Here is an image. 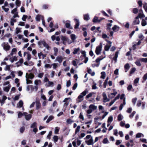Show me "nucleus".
<instances>
[{"label":"nucleus","instance_id":"f257e3e1","mask_svg":"<svg viewBox=\"0 0 147 147\" xmlns=\"http://www.w3.org/2000/svg\"><path fill=\"white\" fill-rule=\"evenodd\" d=\"M88 92V90L86 89L78 96L77 98L76 99L77 101L78 102H82L83 100V97L85 96Z\"/></svg>","mask_w":147,"mask_h":147},{"label":"nucleus","instance_id":"f03ea898","mask_svg":"<svg viewBox=\"0 0 147 147\" xmlns=\"http://www.w3.org/2000/svg\"><path fill=\"white\" fill-rule=\"evenodd\" d=\"M102 48V44L100 42L99 46L97 47L95 50V53L96 54L99 55L100 54Z\"/></svg>","mask_w":147,"mask_h":147},{"label":"nucleus","instance_id":"7ed1b4c3","mask_svg":"<svg viewBox=\"0 0 147 147\" xmlns=\"http://www.w3.org/2000/svg\"><path fill=\"white\" fill-rule=\"evenodd\" d=\"M1 46L6 51L9 50L10 48V46L8 45V43L3 42L1 44Z\"/></svg>","mask_w":147,"mask_h":147},{"label":"nucleus","instance_id":"20e7f679","mask_svg":"<svg viewBox=\"0 0 147 147\" xmlns=\"http://www.w3.org/2000/svg\"><path fill=\"white\" fill-rule=\"evenodd\" d=\"M11 13L14 15L13 17L16 18V17H19V15L18 14V13L17 12V8H15L13 9L11 12Z\"/></svg>","mask_w":147,"mask_h":147},{"label":"nucleus","instance_id":"39448f33","mask_svg":"<svg viewBox=\"0 0 147 147\" xmlns=\"http://www.w3.org/2000/svg\"><path fill=\"white\" fill-rule=\"evenodd\" d=\"M34 77V75L33 73H30V74H28L27 73L26 74V78L32 79Z\"/></svg>","mask_w":147,"mask_h":147},{"label":"nucleus","instance_id":"423d86ee","mask_svg":"<svg viewBox=\"0 0 147 147\" xmlns=\"http://www.w3.org/2000/svg\"><path fill=\"white\" fill-rule=\"evenodd\" d=\"M24 115L25 116V117L27 120H29L32 117V115L31 114H28L26 112H24Z\"/></svg>","mask_w":147,"mask_h":147},{"label":"nucleus","instance_id":"0eeeda50","mask_svg":"<svg viewBox=\"0 0 147 147\" xmlns=\"http://www.w3.org/2000/svg\"><path fill=\"white\" fill-rule=\"evenodd\" d=\"M102 96L103 97V102H106L109 101V99L107 98L106 94L105 93L103 92L102 93Z\"/></svg>","mask_w":147,"mask_h":147},{"label":"nucleus","instance_id":"6e6552de","mask_svg":"<svg viewBox=\"0 0 147 147\" xmlns=\"http://www.w3.org/2000/svg\"><path fill=\"white\" fill-rule=\"evenodd\" d=\"M140 23V21L139 18L138 17H136L133 22V24L134 25L139 24Z\"/></svg>","mask_w":147,"mask_h":147},{"label":"nucleus","instance_id":"1a4fd4ad","mask_svg":"<svg viewBox=\"0 0 147 147\" xmlns=\"http://www.w3.org/2000/svg\"><path fill=\"white\" fill-rule=\"evenodd\" d=\"M68 38L66 36H61V39L62 40L63 43L64 45H66V42Z\"/></svg>","mask_w":147,"mask_h":147},{"label":"nucleus","instance_id":"9d476101","mask_svg":"<svg viewBox=\"0 0 147 147\" xmlns=\"http://www.w3.org/2000/svg\"><path fill=\"white\" fill-rule=\"evenodd\" d=\"M63 61V58L61 56H59L57 57L55 61H57L59 63H61Z\"/></svg>","mask_w":147,"mask_h":147},{"label":"nucleus","instance_id":"9b49d317","mask_svg":"<svg viewBox=\"0 0 147 147\" xmlns=\"http://www.w3.org/2000/svg\"><path fill=\"white\" fill-rule=\"evenodd\" d=\"M86 143L88 145H90L93 144V140L92 138H91L90 139L88 140H87L86 141Z\"/></svg>","mask_w":147,"mask_h":147},{"label":"nucleus","instance_id":"f8f14e48","mask_svg":"<svg viewBox=\"0 0 147 147\" xmlns=\"http://www.w3.org/2000/svg\"><path fill=\"white\" fill-rule=\"evenodd\" d=\"M74 20L76 22L74 28L76 29H78V28L80 25L79 21L78 19H77L76 18L74 19Z\"/></svg>","mask_w":147,"mask_h":147},{"label":"nucleus","instance_id":"ddd939ff","mask_svg":"<svg viewBox=\"0 0 147 147\" xmlns=\"http://www.w3.org/2000/svg\"><path fill=\"white\" fill-rule=\"evenodd\" d=\"M120 27L116 25H115L112 27V30L115 32L119 30Z\"/></svg>","mask_w":147,"mask_h":147},{"label":"nucleus","instance_id":"4468645a","mask_svg":"<svg viewBox=\"0 0 147 147\" xmlns=\"http://www.w3.org/2000/svg\"><path fill=\"white\" fill-rule=\"evenodd\" d=\"M10 84H9L7 86L3 88V90L6 92H8L11 87Z\"/></svg>","mask_w":147,"mask_h":147},{"label":"nucleus","instance_id":"2eb2a0df","mask_svg":"<svg viewBox=\"0 0 147 147\" xmlns=\"http://www.w3.org/2000/svg\"><path fill=\"white\" fill-rule=\"evenodd\" d=\"M69 99H70V98H66L63 101V102H65L64 105V107H65V108H66L67 106L69 105V103H67V101Z\"/></svg>","mask_w":147,"mask_h":147},{"label":"nucleus","instance_id":"dca6fc26","mask_svg":"<svg viewBox=\"0 0 147 147\" xmlns=\"http://www.w3.org/2000/svg\"><path fill=\"white\" fill-rule=\"evenodd\" d=\"M7 99V97L5 96H2V98L1 101V105L2 106L5 103V101Z\"/></svg>","mask_w":147,"mask_h":147},{"label":"nucleus","instance_id":"f3484780","mask_svg":"<svg viewBox=\"0 0 147 147\" xmlns=\"http://www.w3.org/2000/svg\"><path fill=\"white\" fill-rule=\"evenodd\" d=\"M70 37L73 42H74L75 40L77 38L76 35L74 34L71 35Z\"/></svg>","mask_w":147,"mask_h":147},{"label":"nucleus","instance_id":"a211bd4d","mask_svg":"<svg viewBox=\"0 0 147 147\" xmlns=\"http://www.w3.org/2000/svg\"><path fill=\"white\" fill-rule=\"evenodd\" d=\"M42 18H44L43 16L40 15H38L36 16V19L37 21H39L40 19L42 20Z\"/></svg>","mask_w":147,"mask_h":147},{"label":"nucleus","instance_id":"6ab92c4d","mask_svg":"<svg viewBox=\"0 0 147 147\" xmlns=\"http://www.w3.org/2000/svg\"><path fill=\"white\" fill-rule=\"evenodd\" d=\"M15 3L16 5V8H17L20 6L21 3V2L20 0H16L15 2Z\"/></svg>","mask_w":147,"mask_h":147},{"label":"nucleus","instance_id":"aec40b11","mask_svg":"<svg viewBox=\"0 0 147 147\" xmlns=\"http://www.w3.org/2000/svg\"><path fill=\"white\" fill-rule=\"evenodd\" d=\"M97 108L96 106L93 105H91L89 107V109H92V111L96 110Z\"/></svg>","mask_w":147,"mask_h":147},{"label":"nucleus","instance_id":"412c9836","mask_svg":"<svg viewBox=\"0 0 147 147\" xmlns=\"http://www.w3.org/2000/svg\"><path fill=\"white\" fill-rule=\"evenodd\" d=\"M117 94V92L111 93L108 95V96L109 98H113Z\"/></svg>","mask_w":147,"mask_h":147},{"label":"nucleus","instance_id":"4be33fe9","mask_svg":"<svg viewBox=\"0 0 147 147\" xmlns=\"http://www.w3.org/2000/svg\"><path fill=\"white\" fill-rule=\"evenodd\" d=\"M43 45L48 50H49L51 49V48L49 47V45L46 43L45 41L44 42H43Z\"/></svg>","mask_w":147,"mask_h":147},{"label":"nucleus","instance_id":"5701e85b","mask_svg":"<svg viewBox=\"0 0 147 147\" xmlns=\"http://www.w3.org/2000/svg\"><path fill=\"white\" fill-rule=\"evenodd\" d=\"M9 60L11 62L13 63L15 61H16L17 60V57L16 56H14L10 58Z\"/></svg>","mask_w":147,"mask_h":147},{"label":"nucleus","instance_id":"b1692460","mask_svg":"<svg viewBox=\"0 0 147 147\" xmlns=\"http://www.w3.org/2000/svg\"><path fill=\"white\" fill-rule=\"evenodd\" d=\"M119 53V52L117 51L115 53L114 57H113V60L114 61H115V62H116L117 61V58L118 57Z\"/></svg>","mask_w":147,"mask_h":147},{"label":"nucleus","instance_id":"393cba45","mask_svg":"<svg viewBox=\"0 0 147 147\" xmlns=\"http://www.w3.org/2000/svg\"><path fill=\"white\" fill-rule=\"evenodd\" d=\"M139 80V78H137L134 80V84L135 86H137V84L138 83Z\"/></svg>","mask_w":147,"mask_h":147},{"label":"nucleus","instance_id":"a878e982","mask_svg":"<svg viewBox=\"0 0 147 147\" xmlns=\"http://www.w3.org/2000/svg\"><path fill=\"white\" fill-rule=\"evenodd\" d=\"M141 137H144V135L141 133H138L136 135V138H139Z\"/></svg>","mask_w":147,"mask_h":147},{"label":"nucleus","instance_id":"bb28decb","mask_svg":"<svg viewBox=\"0 0 147 147\" xmlns=\"http://www.w3.org/2000/svg\"><path fill=\"white\" fill-rule=\"evenodd\" d=\"M78 63V60L77 59H75L72 62V64L73 65L76 67V68H78V66H77V64Z\"/></svg>","mask_w":147,"mask_h":147},{"label":"nucleus","instance_id":"cd10ccee","mask_svg":"<svg viewBox=\"0 0 147 147\" xmlns=\"http://www.w3.org/2000/svg\"><path fill=\"white\" fill-rule=\"evenodd\" d=\"M66 27L71 29H73V27L71 26L70 23H66L65 24Z\"/></svg>","mask_w":147,"mask_h":147},{"label":"nucleus","instance_id":"c85d7f7f","mask_svg":"<svg viewBox=\"0 0 147 147\" xmlns=\"http://www.w3.org/2000/svg\"><path fill=\"white\" fill-rule=\"evenodd\" d=\"M109 79V77H107L106 79L105 80V82L103 83L104 87L105 88H106V87L108 83V81Z\"/></svg>","mask_w":147,"mask_h":147},{"label":"nucleus","instance_id":"c756f323","mask_svg":"<svg viewBox=\"0 0 147 147\" xmlns=\"http://www.w3.org/2000/svg\"><path fill=\"white\" fill-rule=\"evenodd\" d=\"M34 83L35 85L37 86L41 84V82L40 80H36L35 81Z\"/></svg>","mask_w":147,"mask_h":147},{"label":"nucleus","instance_id":"7c9ffc66","mask_svg":"<svg viewBox=\"0 0 147 147\" xmlns=\"http://www.w3.org/2000/svg\"><path fill=\"white\" fill-rule=\"evenodd\" d=\"M84 19L85 20H89L90 18L88 14H86L84 16Z\"/></svg>","mask_w":147,"mask_h":147},{"label":"nucleus","instance_id":"2f4dec72","mask_svg":"<svg viewBox=\"0 0 147 147\" xmlns=\"http://www.w3.org/2000/svg\"><path fill=\"white\" fill-rule=\"evenodd\" d=\"M17 52V49L16 48H13L12 49L11 53L10 55L11 56H12L14 54H15Z\"/></svg>","mask_w":147,"mask_h":147},{"label":"nucleus","instance_id":"473e14b6","mask_svg":"<svg viewBox=\"0 0 147 147\" xmlns=\"http://www.w3.org/2000/svg\"><path fill=\"white\" fill-rule=\"evenodd\" d=\"M93 22H100V21H98V17L95 16L92 20Z\"/></svg>","mask_w":147,"mask_h":147},{"label":"nucleus","instance_id":"72a5a7b5","mask_svg":"<svg viewBox=\"0 0 147 147\" xmlns=\"http://www.w3.org/2000/svg\"><path fill=\"white\" fill-rule=\"evenodd\" d=\"M129 65L128 63H127L125 64L124 66V68L125 69H126L125 72H127L129 68Z\"/></svg>","mask_w":147,"mask_h":147},{"label":"nucleus","instance_id":"f704fd0d","mask_svg":"<svg viewBox=\"0 0 147 147\" xmlns=\"http://www.w3.org/2000/svg\"><path fill=\"white\" fill-rule=\"evenodd\" d=\"M36 109H38L40 108V105L39 102L36 101Z\"/></svg>","mask_w":147,"mask_h":147},{"label":"nucleus","instance_id":"c9c22d12","mask_svg":"<svg viewBox=\"0 0 147 147\" xmlns=\"http://www.w3.org/2000/svg\"><path fill=\"white\" fill-rule=\"evenodd\" d=\"M23 59H20L19 61L16 63V64H19V65H18V66H20L21 65V64L23 63Z\"/></svg>","mask_w":147,"mask_h":147},{"label":"nucleus","instance_id":"e433bc0d","mask_svg":"<svg viewBox=\"0 0 147 147\" xmlns=\"http://www.w3.org/2000/svg\"><path fill=\"white\" fill-rule=\"evenodd\" d=\"M53 50L54 52V55L56 56L58 54V49L56 47H54L53 48Z\"/></svg>","mask_w":147,"mask_h":147},{"label":"nucleus","instance_id":"4c0bfd02","mask_svg":"<svg viewBox=\"0 0 147 147\" xmlns=\"http://www.w3.org/2000/svg\"><path fill=\"white\" fill-rule=\"evenodd\" d=\"M102 143L104 144H109V142L107 138H105L102 141Z\"/></svg>","mask_w":147,"mask_h":147},{"label":"nucleus","instance_id":"58836bf2","mask_svg":"<svg viewBox=\"0 0 147 147\" xmlns=\"http://www.w3.org/2000/svg\"><path fill=\"white\" fill-rule=\"evenodd\" d=\"M17 113L18 114V117L19 118H21L22 116L24 115V113H22L20 111H18Z\"/></svg>","mask_w":147,"mask_h":147},{"label":"nucleus","instance_id":"ea45409f","mask_svg":"<svg viewBox=\"0 0 147 147\" xmlns=\"http://www.w3.org/2000/svg\"><path fill=\"white\" fill-rule=\"evenodd\" d=\"M16 22V20L15 19L13 18H11V21H10L11 25L12 26H13L14 25V22Z\"/></svg>","mask_w":147,"mask_h":147},{"label":"nucleus","instance_id":"a19ab883","mask_svg":"<svg viewBox=\"0 0 147 147\" xmlns=\"http://www.w3.org/2000/svg\"><path fill=\"white\" fill-rule=\"evenodd\" d=\"M101 76H100V78L103 79H104L105 78L106 73L105 72L103 71L101 72Z\"/></svg>","mask_w":147,"mask_h":147},{"label":"nucleus","instance_id":"79ce46f5","mask_svg":"<svg viewBox=\"0 0 147 147\" xmlns=\"http://www.w3.org/2000/svg\"><path fill=\"white\" fill-rule=\"evenodd\" d=\"M37 127V124L36 123L34 122L32 123L30 127L31 128H36Z\"/></svg>","mask_w":147,"mask_h":147},{"label":"nucleus","instance_id":"37998d69","mask_svg":"<svg viewBox=\"0 0 147 147\" xmlns=\"http://www.w3.org/2000/svg\"><path fill=\"white\" fill-rule=\"evenodd\" d=\"M147 79V73L145 74L143 78V80L142 81V82H144Z\"/></svg>","mask_w":147,"mask_h":147},{"label":"nucleus","instance_id":"c03bdc74","mask_svg":"<svg viewBox=\"0 0 147 147\" xmlns=\"http://www.w3.org/2000/svg\"><path fill=\"white\" fill-rule=\"evenodd\" d=\"M23 104V102L22 101V100H20L19 101L18 104V107H22Z\"/></svg>","mask_w":147,"mask_h":147},{"label":"nucleus","instance_id":"a18cd8bd","mask_svg":"<svg viewBox=\"0 0 147 147\" xmlns=\"http://www.w3.org/2000/svg\"><path fill=\"white\" fill-rule=\"evenodd\" d=\"M137 17H138V18H142L144 17H145V16L143 13H140L138 14V15Z\"/></svg>","mask_w":147,"mask_h":147},{"label":"nucleus","instance_id":"49530a36","mask_svg":"<svg viewBox=\"0 0 147 147\" xmlns=\"http://www.w3.org/2000/svg\"><path fill=\"white\" fill-rule=\"evenodd\" d=\"M141 24L142 26H145L147 24L145 20L143 19L142 20Z\"/></svg>","mask_w":147,"mask_h":147},{"label":"nucleus","instance_id":"de8ad7c7","mask_svg":"<svg viewBox=\"0 0 147 147\" xmlns=\"http://www.w3.org/2000/svg\"><path fill=\"white\" fill-rule=\"evenodd\" d=\"M123 117L122 115L119 114L117 117V119L118 121H120L123 119Z\"/></svg>","mask_w":147,"mask_h":147},{"label":"nucleus","instance_id":"09e8293b","mask_svg":"<svg viewBox=\"0 0 147 147\" xmlns=\"http://www.w3.org/2000/svg\"><path fill=\"white\" fill-rule=\"evenodd\" d=\"M80 49L79 48L77 49H74V51L73 53L74 54H76L80 51Z\"/></svg>","mask_w":147,"mask_h":147},{"label":"nucleus","instance_id":"8fccbe9b","mask_svg":"<svg viewBox=\"0 0 147 147\" xmlns=\"http://www.w3.org/2000/svg\"><path fill=\"white\" fill-rule=\"evenodd\" d=\"M107 30H110L111 29V27L112 25L111 23H108L107 24Z\"/></svg>","mask_w":147,"mask_h":147},{"label":"nucleus","instance_id":"3c124183","mask_svg":"<svg viewBox=\"0 0 147 147\" xmlns=\"http://www.w3.org/2000/svg\"><path fill=\"white\" fill-rule=\"evenodd\" d=\"M113 120V117L112 116H110L108 118L107 122L108 123H111Z\"/></svg>","mask_w":147,"mask_h":147},{"label":"nucleus","instance_id":"603ef678","mask_svg":"<svg viewBox=\"0 0 147 147\" xmlns=\"http://www.w3.org/2000/svg\"><path fill=\"white\" fill-rule=\"evenodd\" d=\"M15 72L13 71H10V75L11 76V77H12L13 78H15Z\"/></svg>","mask_w":147,"mask_h":147},{"label":"nucleus","instance_id":"864d4df0","mask_svg":"<svg viewBox=\"0 0 147 147\" xmlns=\"http://www.w3.org/2000/svg\"><path fill=\"white\" fill-rule=\"evenodd\" d=\"M10 65H7L4 69L6 71H9L10 69Z\"/></svg>","mask_w":147,"mask_h":147},{"label":"nucleus","instance_id":"5fc2aeb1","mask_svg":"<svg viewBox=\"0 0 147 147\" xmlns=\"http://www.w3.org/2000/svg\"><path fill=\"white\" fill-rule=\"evenodd\" d=\"M111 45H106L105 47V49L106 51H108L110 47L111 46Z\"/></svg>","mask_w":147,"mask_h":147},{"label":"nucleus","instance_id":"6e6d98bb","mask_svg":"<svg viewBox=\"0 0 147 147\" xmlns=\"http://www.w3.org/2000/svg\"><path fill=\"white\" fill-rule=\"evenodd\" d=\"M53 118V117L52 116H50L48 119H47V121H46V122L47 123H48L50 121H51L52 120Z\"/></svg>","mask_w":147,"mask_h":147},{"label":"nucleus","instance_id":"4d7b16f0","mask_svg":"<svg viewBox=\"0 0 147 147\" xmlns=\"http://www.w3.org/2000/svg\"><path fill=\"white\" fill-rule=\"evenodd\" d=\"M138 37L141 40H143L144 38V36L142 33L140 34H139Z\"/></svg>","mask_w":147,"mask_h":147},{"label":"nucleus","instance_id":"13d9d810","mask_svg":"<svg viewBox=\"0 0 147 147\" xmlns=\"http://www.w3.org/2000/svg\"><path fill=\"white\" fill-rule=\"evenodd\" d=\"M80 126L78 125L77 127L76 128V130H75V134H77L78 132L80 131Z\"/></svg>","mask_w":147,"mask_h":147},{"label":"nucleus","instance_id":"bf43d9fd","mask_svg":"<svg viewBox=\"0 0 147 147\" xmlns=\"http://www.w3.org/2000/svg\"><path fill=\"white\" fill-rule=\"evenodd\" d=\"M135 63L138 66H140L141 65L139 59V60H137V61L135 62Z\"/></svg>","mask_w":147,"mask_h":147},{"label":"nucleus","instance_id":"052dcab7","mask_svg":"<svg viewBox=\"0 0 147 147\" xmlns=\"http://www.w3.org/2000/svg\"><path fill=\"white\" fill-rule=\"evenodd\" d=\"M104 58H105V57L102 58H99L97 59L96 60V62L100 63V61L102 60Z\"/></svg>","mask_w":147,"mask_h":147},{"label":"nucleus","instance_id":"680f3d73","mask_svg":"<svg viewBox=\"0 0 147 147\" xmlns=\"http://www.w3.org/2000/svg\"><path fill=\"white\" fill-rule=\"evenodd\" d=\"M27 60L28 61H29L31 58V54L28 53H27Z\"/></svg>","mask_w":147,"mask_h":147},{"label":"nucleus","instance_id":"e2e57ef3","mask_svg":"<svg viewBox=\"0 0 147 147\" xmlns=\"http://www.w3.org/2000/svg\"><path fill=\"white\" fill-rule=\"evenodd\" d=\"M143 7L146 12L147 13V3H145L143 4Z\"/></svg>","mask_w":147,"mask_h":147},{"label":"nucleus","instance_id":"0e129e2a","mask_svg":"<svg viewBox=\"0 0 147 147\" xmlns=\"http://www.w3.org/2000/svg\"><path fill=\"white\" fill-rule=\"evenodd\" d=\"M58 64L56 63H53L51 65L53 66V69H55L58 66Z\"/></svg>","mask_w":147,"mask_h":147},{"label":"nucleus","instance_id":"69168bd1","mask_svg":"<svg viewBox=\"0 0 147 147\" xmlns=\"http://www.w3.org/2000/svg\"><path fill=\"white\" fill-rule=\"evenodd\" d=\"M79 118L80 119L82 120V121L84 120V118L83 115H82L81 113H80V115L79 116Z\"/></svg>","mask_w":147,"mask_h":147},{"label":"nucleus","instance_id":"338daca9","mask_svg":"<svg viewBox=\"0 0 147 147\" xmlns=\"http://www.w3.org/2000/svg\"><path fill=\"white\" fill-rule=\"evenodd\" d=\"M139 60L140 61L142 62H147V58H140L139 59Z\"/></svg>","mask_w":147,"mask_h":147},{"label":"nucleus","instance_id":"774afa93","mask_svg":"<svg viewBox=\"0 0 147 147\" xmlns=\"http://www.w3.org/2000/svg\"><path fill=\"white\" fill-rule=\"evenodd\" d=\"M2 8L6 12H8L9 10V9L8 8H6L4 6H2Z\"/></svg>","mask_w":147,"mask_h":147}]
</instances>
